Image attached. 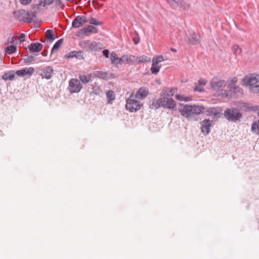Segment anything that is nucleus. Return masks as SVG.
I'll return each instance as SVG.
<instances>
[{"instance_id":"f257e3e1","label":"nucleus","mask_w":259,"mask_h":259,"mask_svg":"<svg viewBox=\"0 0 259 259\" xmlns=\"http://www.w3.org/2000/svg\"><path fill=\"white\" fill-rule=\"evenodd\" d=\"M169 94H167L166 96L161 97L157 100H153L152 103V106L155 109L162 107L163 108H168L173 109L176 107L175 101L171 98H168Z\"/></svg>"},{"instance_id":"f03ea898","label":"nucleus","mask_w":259,"mask_h":259,"mask_svg":"<svg viewBox=\"0 0 259 259\" xmlns=\"http://www.w3.org/2000/svg\"><path fill=\"white\" fill-rule=\"evenodd\" d=\"M244 85L249 90L250 92H259V75L250 74L245 76L243 79Z\"/></svg>"},{"instance_id":"7ed1b4c3","label":"nucleus","mask_w":259,"mask_h":259,"mask_svg":"<svg viewBox=\"0 0 259 259\" xmlns=\"http://www.w3.org/2000/svg\"><path fill=\"white\" fill-rule=\"evenodd\" d=\"M204 108L202 106L196 105H186L180 110L182 115L186 117H189L194 115L200 114Z\"/></svg>"},{"instance_id":"20e7f679","label":"nucleus","mask_w":259,"mask_h":259,"mask_svg":"<svg viewBox=\"0 0 259 259\" xmlns=\"http://www.w3.org/2000/svg\"><path fill=\"white\" fill-rule=\"evenodd\" d=\"M142 105V104L137 100L135 95L132 94L126 100L125 108L131 112H135L139 110Z\"/></svg>"},{"instance_id":"39448f33","label":"nucleus","mask_w":259,"mask_h":259,"mask_svg":"<svg viewBox=\"0 0 259 259\" xmlns=\"http://www.w3.org/2000/svg\"><path fill=\"white\" fill-rule=\"evenodd\" d=\"M14 17L19 21L29 23L33 20L32 12L24 10H20L13 12Z\"/></svg>"},{"instance_id":"423d86ee","label":"nucleus","mask_w":259,"mask_h":259,"mask_svg":"<svg viewBox=\"0 0 259 259\" xmlns=\"http://www.w3.org/2000/svg\"><path fill=\"white\" fill-rule=\"evenodd\" d=\"M224 115L227 119L232 121H236L242 118V114L237 108L228 109L224 112Z\"/></svg>"},{"instance_id":"0eeeda50","label":"nucleus","mask_w":259,"mask_h":259,"mask_svg":"<svg viewBox=\"0 0 259 259\" xmlns=\"http://www.w3.org/2000/svg\"><path fill=\"white\" fill-rule=\"evenodd\" d=\"M82 88V85L78 79L72 78L69 80L68 89L71 93H78Z\"/></svg>"},{"instance_id":"6e6552de","label":"nucleus","mask_w":259,"mask_h":259,"mask_svg":"<svg viewBox=\"0 0 259 259\" xmlns=\"http://www.w3.org/2000/svg\"><path fill=\"white\" fill-rule=\"evenodd\" d=\"M39 70L40 71V75L42 78H45L47 79H50L52 77L54 72L52 67L48 66L41 68Z\"/></svg>"},{"instance_id":"1a4fd4ad","label":"nucleus","mask_w":259,"mask_h":259,"mask_svg":"<svg viewBox=\"0 0 259 259\" xmlns=\"http://www.w3.org/2000/svg\"><path fill=\"white\" fill-rule=\"evenodd\" d=\"M212 122L209 119H204L201 122V132L203 135L206 136L209 134Z\"/></svg>"},{"instance_id":"9d476101","label":"nucleus","mask_w":259,"mask_h":259,"mask_svg":"<svg viewBox=\"0 0 259 259\" xmlns=\"http://www.w3.org/2000/svg\"><path fill=\"white\" fill-rule=\"evenodd\" d=\"M87 22H88V21L85 17L77 16L72 22V27L78 28Z\"/></svg>"},{"instance_id":"9b49d317","label":"nucleus","mask_w":259,"mask_h":259,"mask_svg":"<svg viewBox=\"0 0 259 259\" xmlns=\"http://www.w3.org/2000/svg\"><path fill=\"white\" fill-rule=\"evenodd\" d=\"M84 44H85L91 50L94 51L100 50L102 47V45L100 42H97L96 41L86 40L84 42Z\"/></svg>"},{"instance_id":"f8f14e48","label":"nucleus","mask_w":259,"mask_h":259,"mask_svg":"<svg viewBox=\"0 0 259 259\" xmlns=\"http://www.w3.org/2000/svg\"><path fill=\"white\" fill-rule=\"evenodd\" d=\"M34 72L33 67L24 68L22 69L16 71V74L19 76H24L26 75H31Z\"/></svg>"},{"instance_id":"ddd939ff","label":"nucleus","mask_w":259,"mask_h":259,"mask_svg":"<svg viewBox=\"0 0 259 259\" xmlns=\"http://www.w3.org/2000/svg\"><path fill=\"white\" fill-rule=\"evenodd\" d=\"M149 94L148 90L145 87L140 88L135 95L137 99L143 100Z\"/></svg>"},{"instance_id":"4468645a","label":"nucleus","mask_w":259,"mask_h":259,"mask_svg":"<svg viewBox=\"0 0 259 259\" xmlns=\"http://www.w3.org/2000/svg\"><path fill=\"white\" fill-rule=\"evenodd\" d=\"M211 84L213 90L220 91L226 86V83L225 80H220L217 81H212Z\"/></svg>"},{"instance_id":"2eb2a0df","label":"nucleus","mask_w":259,"mask_h":259,"mask_svg":"<svg viewBox=\"0 0 259 259\" xmlns=\"http://www.w3.org/2000/svg\"><path fill=\"white\" fill-rule=\"evenodd\" d=\"M43 46L39 42L32 43L28 46L29 50L31 52H39L42 49Z\"/></svg>"},{"instance_id":"dca6fc26","label":"nucleus","mask_w":259,"mask_h":259,"mask_svg":"<svg viewBox=\"0 0 259 259\" xmlns=\"http://www.w3.org/2000/svg\"><path fill=\"white\" fill-rule=\"evenodd\" d=\"M110 59L112 63H116L118 64H123L122 56L120 58H119L118 57L117 55L114 52H112L111 53Z\"/></svg>"},{"instance_id":"f3484780","label":"nucleus","mask_w":259,"mask_h":259,"mask_svg":"<svg viewBox=\"0 0 259 259\" xmlns=\"http://www.w3.org/2000/svg\"><path fill=\"white\" fill-rule=\"evenodd\" d=\"M122 60L123 63H126L131 65H136V62H135V61H136L135 56L123 55L122 56Z\"/></svg>"},{"instance_id":"a211bd4d","label":"nucleus","mask_w":259,"mask_h":259,"mask_svg":"<svg viewBox=\"0 0 259 259\" xmlns=\"http://www.w3.org/2000/svg\"><path fill=\"white\" fill-rule=\"evenodd\" d=\"M80 32L82 34H85L88 32L96 33L98 32V29L94 26L89 25L88 26L80 30Z\"/></svg>"},{"instance_id":"6ab92c4d","label":"nucleus","mask_w":259,"mask_h":259,"mask_svg":"<svg viewBox=\"0 0 259 259\" xmlns=\"http://www.w3.org/2000/svg\"><path fill=\"white\" fill-rule=\"evenodd\" d=\"M107 103L111 104L113 101L115 99V95L114 92L111 90H108L106 93Z\"/></svg>"},{"instance_id":"aec40b11","label":"nucleus","mask_w":259,"mask_h":259,"mask_svg":"<svg viewBox=\"0 0 259 259\" xmlns=\"http://www.w3.org/2000/svg\"><path fill=\"white\" fill-rule=\"evenodd\" d=\"M92 77V74H80L79 76V80L81 81L82 83L85 84L91 80Z\"/></svg>"},{"instance_id":"412c9836","label":"nucleus","mask_w":259,"mask_h":259,"mask_svg":"<svg viewBox=\"0 0 259 259\" xmlns=\"http://www.w3.org/2000/svg\"><path fill=\"white\" fill-rule=\"evenodd\" d=\"M67 58H73L75 57L78 59H81L83 58V52L81 51H72L66 55Z\"/></svg>"},{"instance_id":"4be33fe9","label":"nucleus","mask_w":259,"mask_h":259,"mask_svg":"<svg viewBox=\"0 0 259 259\" xmlns=\"http://www.w3.org/2000/svg\"><path fill=\"white\" fill-rule=\"evenodd\" d=\"M135 59L136 61L135 62H136V65L140 63H148L151 61L150 58L144 55L140 57H135Z\"/></svg>"},{"instance_id":"5701e85b","label":"nucleus","mask_w":259,"mask_h":259,"mask_svg":"<svg viewBox=\"0 0 259 259\" xmlns=\"http://www.w3.org/2000/svg\"><path fill=\"white\" fill-rule=\"evenodd\" d=\"M251 131L255 135H259V120L253 121L251 125Z\"/></svg>"},{"instance_id":"b1692460","label":"nucleus","mask_w":259,"mask_h":259,"mask_svg":"<svg viewBox=\"0 0 259 259\" xmlns=\"http://www.w3.org/2000/svg\"><path fill=\"white\" fill-rule=\"evenodd\" d=\"M161 65H159V63H156L155 60L152 59V64L151 68V71L152 74H156L159 71Z\"/></svg>"},{"instance_id":"393cba45","label":"nucleus","mask_w":259,"mask_h":259,"mask_svg":"<svg viewBox=\"0 0 259 259\" xmlns=\"http://www.w3.org/2000/svg\"><path fill=\"white\" fill-rule=\"evenodd\" d=\"M191 3L189 0H181L179 7L183 9H189L190 8Z\"/></svg>"},{"instance_id":"a878e982","label":"nucleus","mask_w":259,"mask_h":259,"mask_svg":"<svg viewBox=\"0 0 259 259\" xmlns=\"http://www.w3.org/2000/svg\"><path fill=\"white\" fill-rule=\"evenodd\" d=\"M63 42V39L62 38H61L59 39L54 45L53 47L52 50H51V53L53 54L55 52H57V50L59 49V48L60 47V46L62 45V44Z\"/></svg>"},{"instance_id":"bb28decb","label":"nucleus","mask_w":259,"mask_h":259,"mask_svg":"<svg viewBox=\"0 0 259 259\" xmlns=\"http://www.w3.org/2000/svg\"><path fill=\"white\" fill-rule=\"evenodd\" d=\"M172 8L176 9L179 7L181 0H165Z\"/></svg>"},{"instance_id":"cd10ccee","label":"nucleus","mask_w":259,"mask_h":259,"mask_svg":"<svg viewBox=\"0 0 259 259\" xmlns=\"http://www.w3.org/2000/svg\"><path fill=\"white\" fill-rule=\"evenodd\" d=\"M14 77V74L11 72L5 73L2 76V78L5 80H12Z\"/></svg>"},{"instance_id":"c85d7f7f","label":"nucleus","mask_w":259,"mask_h":259,"mask_svg":"<svg viewBox=\"0 0 259 259\" xmlns=\"http://www.w3.org/2000/svg\"><path fill=\"white\" fill-rule=\"evenodd\" d=\"M176 98L179 101L188 102L192 100V97L186 96L184 95H177Z\"/></svg>"},{"instance_id":"c756f323","label":"nucleus","mask_w":259,"mask_h":259,"mask_svg":"<svg viewBox=\"0 0 259 259\" xmlns=\"http://www.w3.org/2000/svg\"><path fill=\"white\" fill-rule=\"evenodd\" d=\"M5 50L6 53L8 54H12L16 51L17 48L16 46L12 45L8 46L5 48Z\"/></svg>"},{"instance_id":"7c9ffc66","label":"nucleus","mask_w":259,"mask_h":259,"mask_svg":"<svg viewBox=\"0 0 259 259\" xmlns=\"http://www.w3.org/2000/svg\"><path fill=\"white\" fill-rule=\"evenodd\" d=\"M189 41L193 45H196L199 42L198 36L195 33H193L191 35V37L189 38Z\"/></svg>"},{"instance_id":"2f4dec72","label":"nucleus","mask_w":259,"mask_h":259,"mask_svg":"<svg viewBox=\"0 0 259 259\" xmlns=\"http://www.w3.org/2000/svg\"><path fill=\"white\" fill-rule=\"evenodd\" d=\"M94 75L97 77L101 78H106L107 74L106 72L101 71H96L93 73Z\"/></svg>"},{"instance_id":"473e14b6","label":"nucleus","mask_w":259,"mask_h":259,"mask_svg":"<svg viewBox=\"0 0 259 259\" xmlns=\"http://www.w3.org/2000/svg\"><path fill=\"white\" fill-rule=\"evenodd\" d=\"M232 49L234 53L236 55H239L242 52L241 49L237 45H233Z\"/></svg>"},{"instance_id":"72a5a7b5","label":"nucleus","mask_w":259,"mask_h":259,"mask_svg":"<svg viewBox=\"0 0 259 259\" xmlns=\"http://www.w3.org/2000/svg\"><path fill=\"white\" fill-rule=\"evenodd\" d=\"M53 2V0H39V5L41 6L45 7L46 5H51Z\"/></svg>"},{"instance_id":"f704fd0d","label":"nucleus","mask_w":259,"mask_h":259,"mask_svg":"<svg viewBox=\"0 0 259 259\" xmlns=\"http://www.w3.org/2000/svg\"><path fill=\"white\" fill-rule=\"evenodd\" d=\"M46 38L48 39H54V34L53 31L51 30H48L45 33Z\"/></svg>"},{"instance_id":"c9c22d12","label":"nucleus","mask_w":259,"mask_h":259,"mask_svg":"<svg viewBox=\"0 0 259 259\" xmlns=\"http://www.w3.org/2000/svg\"><path fill=\"white\" fill-rule=\"evenodd\" d=\"M89 22L91 24H93L95 25H101L102 23L101 22L99 21L97 19L94 18H91L89 19Z\"/></svg>"},{"instance_id":"e433bc0d","label":"nucleus","mask_w":259,"mask_h":259,"mask_svg":"<svg viewBox=\"0 0 259 259\" xmlns=\"http://www.w3.org/2000/svg\"><path fill=\"white\" fill-rule=\"evenodd\" d=\"M207 112H208V115H209L216 116L218 113L217 110L214 108H209L207 110Z\"/></svg>"},{"instance_id":"4c0bfd02","label":"nucleus","mask_w":259,"mask_h":259,"mask_svg":"<svg viewBox=\"0 0 259 259\" xmlns=\"http://www.w3.org/2000/svg\"><path fill=\"white\" fill-rule=\"evenodd\" d=\"M153 59L155 60L156 63H160V62L166 60V59L163 56H159L156 57H154Z\"/></svg>"},{"instance_id":"58836bf2","label":"nucleus","mask_w":259,"mask_h":259,"mask_svg":"<svg viewBox=\"0 0 259 259\" xmlns=\"http://www.w3.org/2000/svg\"><path fill=\"white\" fill-rule=\"evenodd\" d=\"M93 91L91 92V95L94 94L96 95H99L100 94V90L99 87L96 86L93 88Z\"/></svg>"},{"instance_id":"ea45409f","label":"nucleus","mask_w":259,"mask_h":259,"mask_svg":"<svg viewBox=\"0 0 259 259\" xmlns=\"http://www.w3.org/2000/svg\"><path fill=\"white\" fill-rule=\"evenodd\" d=\"M220 91L221 92L219 95H221L223 98H226L229 96H231V95H229V92L228 91L223 90H221Z\"/></svg>"},{"instance_id":"a19ab883","label":"nucleus","mask_w":259,"mask_h":259,"mask_svg":"<svg viewBox=\"0 0 259 259\" xmlns=\"http://www.w3.org/2000/svg\"><path fill=\"white\" fill-rule=\"evenodd\" d=\"M195 91H198L199 92H202L204 91V88L202 87H201V85H197L194 87V89Z\"/></svg>"},{"instance_id":"79ce46f5","label":"nucleus","mask_w":259,"mask_h":259,"mask_svg":"<svg viewBox=\"0 0 259 259\" xmlns=\"http://www.w3.org/2000/svg\"><path fill=\"white\" fill-rule=\"evenodd\" d=\"M33 60L34 57L31 55L27 56L26 58L24 59L25 61L27 63L30 62L32 61Z\"/></svg>"},{"instance_id":"37998d69","label":"nucleus","mask_w":259,"mask_h":259,"mask_svg":"<svg viewBox=\"0 0 259 259\" xmlns=\"http://www.w3.org/2000/svg\"><path fill=\"white\" fill-rule=\"evenodd\" d=\"M19 40L21 42H23L25 41V35L24 33H21L19 36Z\"/></svg>"},{"instance_id":"c03bdc74","label":"nucleus","mask_w":259,"mask_h":259,"mask_svg":"<svg viewBox=\"0 0 259 259\" xmlns=\"http://www.w3.org/2000/svg\"><path fill=\"white\" fill-rule=\"evenodd\" d=\"M205 84H206V82L203 79H200V80H198V84L199 85H201V87H203V86H204L205 85Z\"/></svg>"},{"instance_id":"a18cd8bd","label":"nucleus","mask_w":259,"mask_h":259,"mask_svg":"<svg viewBox=\"0 0 259 259\" xmlns=\"http://www.w3.org/2000/svg\"><path fill=\"white\" fill-rule=\"evenodd\" d=\"M237 81V79L236 78H234L232 80V82L229 84V88L233 89V87H232V85L234 84Z\"/></svg>"},{"instance_id":"49530a36","label":"nucleus","mask_w":259,"mask_h":259,"mask_svg":"<svg viewBox=\"0 0 259 259\" xmlns=\"http://www.w3.org/2000/svg\"><path fill=\"white\" fill-rule=\"evenodd\" d=\"M109 51L108 50H105L103 51V54L106 58L109 57Z\"/></svg>"},{"instance_id":"de8ad7c7","label":"nucleus","mask_w":259,"mask_h":259,"mask_svg":"<svg viewBox=\"0 0 259 259\" xmlns=\"http://www.w3.org/2000/svg\"><path fill=\"white\" fill-rule=\"evenodd\" d=\"M31 0H20L21 3L23 5H27L31 2Z\"/></svg>"},{"instance_id":"09e8293b","label":"nucleus","mask_w":259,"mask_h":259,"mask_svg":"<svg viewBox=\"0 0 259 259\" xmlns=\"http://www.w3.org/2000/svg\"><path fill=\"white\" fill-rule=\"evenodd\" d=\"M55 3L56 6H60L62 4V0H55Z\"/></svg>"},{"instance_id":"8fccbe9b","label":"nucleus","mask_w":259,"mask_h":259,"mask_svg":"<svg viewBox=\"0 0 259 259\" xmlns=\"http://www.w3.org/2000/svg\"><path fill=\"white\" fill-rule=\"evenodd\" d=\"M133 40L136 45H137L139 42V39L134 38Z\"/></svg>"},{"instance_id":"3c124183","label":"nucleus","mask_w":259,"mask_h":259,"mask_svg":"<svg viewBox=\"0 0 259 259\" xmlns=\"http://www.w3.org/2000/svg\"><path fill=\"white\" fill-rule=\"evenodd\" d=\"M171 51H172L173 52H177V50L174 49V48H171Z\"/></svg>"},{"instance_id":"603ef678","label":"nucleus","mask_w":259,"mask_h":259,"mask_svg":"<svg viewBox=\"0 0 259 259\" xmlns=\"http://www.w3.org/2000/svg\"><path fill=\"white\" fill-rule=\"evenodd\" d=\"M234 89H236V90H237L238 91H240V90L241 89H240V88H239V87H235Z\"/></svg>"},{"instance_id":"864d4df0","label":"nucleus","mask_w":259,"mask_h":259,"mask_svg":"<svg viewBox=\"0 0 259 259\" xmlns=\"http://www.w3.org/2000/svg\"><path fill=\"white\" fill-rule=\"evenodd\" d=\"M257 115H258V116L259 117V110H258V112H257Z\"/></svg>"},{"instance_id":"5fc2aeb1","label":"nucleus","mask_w":259,"mask_h":259,"mask_svg":"<svg viewBox=\"0 0 259 259\" xmlns=\"http://www.w3.org/2000/svg\"><path fill=\"white\" fill-rule=\"evenodd\" d=\"M42 56H45V53L43 54V53H42Z\"/></svg>"},{"instance_id":"6e6d98bb","label":"nucleus","mask_w":259,"mask_h":259,"mask_svg":"<svg viewBox=\"0 0 259 259\" xmlns=\"http://www.w3.org/2000/svg\"><path fill=\"white\" fill-rule=\"evenodd\" d=\"M42 56H45V53L43 54V53H42Z\"/></svg>"}]
</instances>
